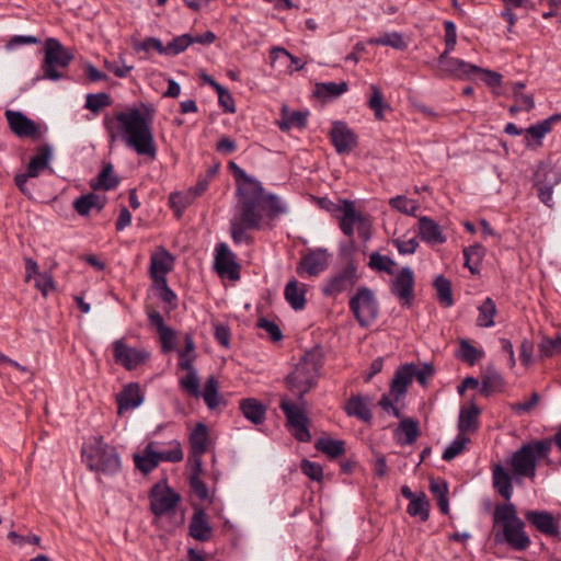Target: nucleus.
<instances>
[{
  "label": "nucleus",
  "instance_id": "nucleus-63",
  "mask_svg": "<svg viewBox=\"0 0 561 561\" xmlns=\"http://www.w3.org/2000/svg\"><path fill=\"white\" fill-rule=\"evenodd\" d=\"M301 472L307 476L310 480L316 482H322L323 480V468L320 463L310 461L304 458L299 466Z\"/></svg>",
  "mask_w": 561,
  "mask_h": 561
},
{
  "label": "nucleus",
  "instance_id": "nucleus-10",
  "mask_svg": "<svg viewBox=\"0 0 561 561\" xmlns=\"http://www.w3.org/2000/svg\"><path fill=\"white\" fill-rule=\"evenodd\" d=\"M358 279L357 264L354 259H350L341 271L325 280L322 287V294L327 297H335L344 291L351 290Z\"/></svg>",
  "mask_w": 561,
  "mask_h": 561
},
{
  "label": "nucleus",
  "instance_id": "nucleus-45",
  "mask_svg": "<svg viewBox=\"0 0 561 561\" xmlns=\"http://www.w3.org/2000/svg\"><path fill=\"white\" fill-rule=\"evenodd\" d=\"M325 353L320 344H316L310 350L306 351L299 363L308 367L311 370H316V374L320 375V370L324 365Z\"/></svg>",
  "mask_w": 561,
  "mask_h": 561
},
{
  "label": "nucleus",
  "instance_id": "nucleus-31",
  "mask_svg": "<svg viewBox=\"0 0 561 561\" xmlns=\"http://www.w3.org/2000/svg\"><path fill=\"white\" fill-rule=\"evenodd\" d=\"M174 256L163 247L150 256V276L167 275L173 270Z\"/></svg>",
  "mask_w": 561,
  "mask_h": 561
},
{
  "label": "nucleus",
  "instance_id": "nucleus-26",
  "mask_svg": "<svg viewBox=\"0 0 561 561\" xmlns=\"http://www.w3.org/2000/svg\"><path fill=\"white\" fill-rule=\"evenodd\" d=\"M492 484L494 490L505 501H510L512 499L514 491L512 477L500 462L492 466Z\"/></svg>",
  "mask_w": 561,
  "mask_h": 561
},
{
  "label": "nucleus",
  "instance_id": "nucleus-57",
  "mask_svg": "<svg viewBox=\"0 0 561 561\" xmlns=\"http://www.w3.org/2000/svg\"><path fill=\"white\" fill-rule=\"evenodd\" d=\"M111 104H112L111 95L105 92H100V93L88 94L84 106L90 112L98 114L103 107L110 106Z\"/></svg>",
  "mask_w": 561,
  "mask_h": 561
},
{
  "label": "nucleus",
  "instance_id": "nucleus-23",
  "mask_svg": "<svg viewBox=\"0 0 561 561\" xmlns=\"http://www.w3.org/2000/svg\"><path fill=\"white\" fill-rule=\"evenodd\" d=\"M53 157L51 147L48 144L41 145L36 149V154L33 156L26 167L27 175L32 178L39 176L41 172L48 169L50 173H54V170L49 167V161Z\"/></svg>",
  "mask_w": 561,
  "mask_h": 561
},
{
  "label": "nucleus",
  "instance_id": "nucleus-12",
  "mask_svg": "<svg viewBox=\"0 0 561 561\" xmlns=\"http://www.w3.org/2000/svg\"><path fill=\"white\" fill-rule=\"evenodd\" d=\"M214 266L219 276H227L230 280L240 279L241 265L237 262L236 254L225 242L216 244Z\"/></svg>",
  "mask_w": 561,
  "mask_h": 561
},
{
  "label": "nucleus",
  "instance_id": "nucleus-27",
  "mask_svg": "<svg viewBox=\"0 0 561 561\" xmlns=\"http://www.w3.org/2000/svg\"><path fill=\"white\" fill-rule=\"evenodd\" d=\"M144 402V396L140 391L138 382H129L124 386L123 390L117 396L118 412L123 410H130L138 408Z\"/></svg>",
  "mask_w": 561,
  "mask_h": 561
},
{
  "label": "nucleus",
  "instance_id": "nucleus-6",
  "mask_svg": "<svg viewBox=\"0 0 561 561\" xmlns=\"http://www.w3.org/2000/svg\"><path fill=\"white\" fill-rule=\"evenodd\" d=\"M73 60L70 53L57 38H47L44 46L42 70L45 78L57 81L64 76L57 68H67Z\"/></svg>",
  "mask_w": 561,
  "mask_h": 561
},
{
  "label": "nucleus",
  "instance_id": "nucleus-25",
  "mask_svg": "<svg viewBox=\"0 0 561 561\" xmlns=\"http://www.w3.org/2000/svg\"><path fill=\"white\" fill-rule=\"evenodd\" d=\"M419 236L424 242L430 244H443L447 240L440 226L427 216L419 219Z\"/></svg>",
  "mask_w": 561,
  "mask_h": 561
},
{
  "label": "nucleus",
  "instance_id": "nucleus-24",
  "mask_svg": "<svg viewBox=\"0 0 561 561\" xmlns=\"http://www.w3.org/2000/svg\"><path fill=\"white\" fill-rule=\"evenodd\" d=\"M243 416L254 425H261L266 420V405L256 398H244L239 402Z\"/></svg>",
  "mask_w": 561,
  "mask_h": 561
},
{
  "label": "nucleus",
  "instance_id": "nucleus-64",
  "mask_svg": "<svg viewBox=\"0 0 561 561\" xmlns=\"http://www.w3.org/2000/svg\"><path fill=\"white\" fill-rule=\"evenodd\" d=\"M256 327L266 331L270 340L274 343L280 342L284 337L279 325L275 321L268 320L264 317L257 319Z\"/></svg>",
  "mask_w": 561,
  "mask_h": 561
},
{
  "label": "nucleus",
  "instance_id": "nucleus-13",
  "mask_svg": "<svg viewBox=\"0 0 561 561\" xmlns=\"http://www.w3.org/2000/svg\"><path fill=\"white\" fill-rule=\"evenodd\" d=\"M113 356L116 364L126 370H133L148 360L149 353L129 347L123 340H116L113 342Z\"/></svg>",
  "mask_w": 561,
  "mask_h": 561
},
{
  "label": "nucleus",
  "instance_id": "nucleus-22",
  "mask_svg": "<svg viewBox=\"0 0 561 561\" xmlns=\"http://www.w3.org/2000/svg\"><path fill=\"white\" fill-rule=\"evenodd\" d=\"M188 534L195 540L205 542L211 538L213 528L203 507H195L188 526Z\"/></svg>",
  "mask_w": 561,
  "mask_h": 561
},
{
  "label": "nucleus",
  "instance_id": "nucleus-29",
  "mask_svg": "<svg viewBox=\"0 0 561 561\" xmlns=\"http://www.w3.org/2000/svg\"><path fill=\"white\" fill-rule=\"evenodd\" d=\"M410 367L409 363L398 367L391 380L390 394L394 397L396 401L407 393L408 387L413 380V373Z\"/></svg>",
  "mask_w": 561,
  "mask_h": 561
},
{
  "label": "nucleus",
  "instance_id": "nucleus-20",
  "mask_svg": "<svg viewBox=\"0 0 561 561\" xmlns=\"http://www.w3.org/2000/svg\"><path fill=\"white\" fill-rule=\"evenodd\" d=\"M195 356L179 354V367L186 370V375L179 381L182 390L191 397L198 398L201 396L199 379L193 365Z\"/></svg>",
  "mask_w": 561,
  "mask_h": 561
},
{
  "label": "nucleus",
  "instance_id": "nucleus-7",
  "mask_svg": "<svg viewBox=\"0 0 561 561\" xmlns=\"http://www.w3.org/2000/svg\"><path fill=\"white\" fill-rule=\"evenodd\" d=\"M348 307L358 324L366 329L374 323L379 314V305L374 293L366 286L358 287L351 297Z\"/></svg>",
  "mask_w": 561,
  "mask_h": 561
},
{
  "label": "nucleus",
  "instance_id": "nucleus-47",
  "mask_svg": "<svg viewBox=\"0 0 561 561\" xmlns=\"http://www.w3.org/2000/svg\"><path fill=\"white\" fill-rule=\"evenodd\" d=\"M561 180V175L558 170L546 163H540L534 173V185H545L551 183V186H556Z\"/></svg>",
  "mask_w": 561,
  "mask_h": 561
},
{
  "label": "nucleus",
  "instance_id": "nucleus-9",
  "mask_svg": "<svg viewBox=\"0 0 561 561\" xmlns=\"http://www.w3.org/2000/svg\"><path fill=\"white\" fill-rule=\"evenodd\" d=\"M150 501V512L156 517L171 515L181 502V495L175 492L164 479L154 483L148 494Z\"/></svg>",
  "mask_w": 561,
  "mask_h": 561
},
{
  "label": "nucleus",
  "instance_id": "nucleus-55",
  "mask_svg": "<svg viewBox=\"0 0 561 561\" xmlns=\"http://www.w3.org/2000/svg\"><path fill=\"white\" fill-rule=\"evenodd\" d=\"M389 205L391 206V208L397 209L398 211L408 216H415L417 209L420 208V205L417 204L416 201L410 199L403 195L392 197L389 201Z\"/></svg>",
  "mask_w": 561,
  "mask_h": 561
},
{
  "label": "nucleus",
  "instance_id": "nucleus-53",
  "mask_svg": "<svg viewBox=\"0 0 561 561\" xmlns=\"http://www.w3.org/2000/svg\"><path fill=\"white\" fill-rule=\"evenodd\" d=\"M369 43L375 45L390 46L398 50H405L408 48L407 42L398 32L385 33L380 37L371 38Z\"/></svg>",
  "mask_w": 561,
  "mask_h": 561
},
{
  "label": "nucleus",
  "instance_id": "nucleus-33",
  "mask_svg": "<svg viewBox=\"0 0 561 561\" xmlns=\"http://www.w3.org/2000/svg\"><path fill=\"white\" fill-rule=\"evenodd\" d=\"M191 454L204 455L209 446V432L205 423L198 422L188 437Z\"/></svg>",
  "mask_w": 561,
  "mask_h": 561
},
{
  "label": "nucleus",
  "instance_id": "nucleus-39",
  "mask_svg": "<svg viewBox=\"0 0 561 561\" xmlns=\"http://www.w3.org/2000/svg\"><path fill=\"white\" fill-rule=\"evenodd\" d=\"M345 412L348 416H356L360 421L369 423L373 419L370 409L363 396H352L345 405Z\"/></svg>",
  "mask_w": 561,
  "mask_h": 561
},
{
  "label": "nucleus",
  "instance_id": "nucleus-42",
  "mask_svg": "<svg viewBox=\"0 0 561 561\" xmlns=\"http://www.w3.org/2000/svg\"><path fill=\"white\" fill-rule=\"evenodd\" d=\"M314 448L327 455L330 459H336L343 456L346 451L344 440L331 437L318 438L314 443Z\"/></svg>",
  "mask_w": 561,
  "mask_h": 561
},
{
  "label": "nucleus",
  "instance_id": "nucleus-59",
  "mask_svg": "<svg viewBox=\"0 0 561 561\" xmlns=\"http://www.w3.org/2000/svg\"><path fill=\"white\" fill-rule=\"evenodd\" d=\"M399 430L405 435L404 440H398L401 445L413 444L420 435L419 422L410 417L403 419L400 422Z\"/></svg>",
  "mask_w": 561,
  "mask_h": 561
},
{
  "label": "nucleus",
  "instance_id": "nucleus-32",
  "mask_svg": "<svg viewBox=\"0 0 561 561\" xmlns=\"http://www.w3.org/2000/svg\"><path fill=\"white\" fill-rule=\"evenodd\" d=\"M477 70H480L479 66L469 64L459 58H451L445 66L439 68L437 76L443 77V75H446L457 78H469L473 75L472 71Z\"/></svg>",
  "mask_w": 561,
  "mask_h": 561
},
{
  "label": "nucleus",
  "instance_id": "nucleus-1",
  "mask_svg": "<svg viewBox=\"0 0 561 561\" xmlns=\"http://www.w3.org/2000/svg\"><path fill=\"white\" fill-rule=\"evenodd\" d=\"M228 170L237 185L240 216L249 227L261 230L264 217L274 221L287 213V207L276 194L267 193L259 180L249 175L234 161L228 162Z\"/></svg>",
  "mask_w": 561,
  "mask_h": 561
},
{
  "label": "nucleus",
  "instance_id": "nucleus-60",
  "mask_svg": "<svg viewBox=\"0 0 561 561\" xmlns=\"http://www.w3.org/2000/svg\"><path fill=\"white\" fill-rule=\"evenodd\" d=\"M470 442V438L465 436L463 434H458V436L450 443V445L444 450L442 458L445 461H450L460 455L465 449L466 445Z\"/></svg>",
  "mask_w": 561,
  "mask_h": 561
},
{
  "label": "nucleus",
  "instance_id": "nucleus-28",
  "mask_svg": "<svg viewBox=\"0 0 561 561\" xmlns=\"http://www.w3.org/2000/svg\"><path fill=\"white\" fill-rule=\"evenodd\" d=\"M119 176L114 174L113 164L104 162L98 176L92 179L89 184L93 191H112L119 185Z\"/></svg>",
  "mask_w": 561,
  "mask_h": 561
},
{
  "label": "nucleus",
  "instance_id": "nucleus-2",
  "mask_svg": "<svg viewBox=\"0 0 561 561\" xmlns=\"http://www.w3.org/2000/svg\"><path fill=\"white\" fill-rule=\"evenodd\" d=\"M146 112L137 107H128L113 116L106 115L103 121L110 142H115L122 137L125 144L139 156L154 159L157 145L152 130L153 110L147 104H141Z\"/></svg>",
  "mask_w": 561,
  "mask_h": 561
},
{
  "label": "nucleus",
  "instance_id": "nucleus-40",
  "mask_svg": "<svg viewBox=\"0 0 561 561\" xmlns=\"http://www.w3.org/2000/svg\"><path fill=\"white\" fill-rule=\"evenodd\" d=\"M462 253L465 259L463 265L469 268L471 274H480V265L485 256L486 249L480 243H474L465 248Z\"/></svg>",
  "mask_w": 561,
  "mask_h": 561
},
{
  "label": "nucleus",
  "instance_id": "nucleus-48",
  "mask_svg": "<svg viewBox=\"0 0 561 561\" xmlns=\"http://www.w3.org/2000/svg\"><path fill=\"white\" fill-rule=\"evenodd\" d=\"M478 327L490 328L494 325V317L497 310L495 301L491 297H486L484 299V301L478 307Z\"/></svg>",
  "mask_w": 561,
  "mask_h": 561
},
{
  "label": "nucleus",
  "instance_id": "nucleus-30",
  "mask_svg": "<svg viewBox=\"0 0 561 561\" xmlns=\"http://www.w3.org/2000/svg\"><path fill=\"white\" fill-rule=\"evenodd\" d=\"M105 196H100L94 192H90L77 197L72 203V207L80 216L85 217L93 208L101 211L105 207Z\"/></svg>",
  "mask_w": 561,
  "mask_h": 561
},
{
  "label": "nucleus",
  "instance_id": "nucleus-61",
  "mask_svg": "<svg viewBox=\"0 0 561 561\" xmlns=\"http://www.w3.org/2000/svg\"><path fill=\"white\" fill-rule=\"evenodd\" d=\"M191 44V34H182L180 36H175L165 45V55L176 56L186 50Z\"/></svg>",
  "mask_w": 561,
  "mask_h": 561
},
{
  "label": "nucleus",
  "instance_id": "nucleus-37",
  "mask_svg": "<svg viewBox=\"0 0 561 561\" xmlns=\"http://www.w3.org/2000/svg\"><path fill=\"white\" fill-rule=\"evenodd\" d=\"M504 383V379L500 373L493 367H488L485 374L482 376L480 393L488 398L494 392H502Z\"/></svg>",
  "mask_w": 561,
  "mask_h": 561
},
{
  "label": "nucleus",
  "instance_id": "nucleus-3",
  "mask_svg": "<svg viewBox=\"0 0 561 561\" xmlns=\"http://www.w3.org/2000/svg\"><path fill=\"white\" fill-rule=\"evenodd\" d=\"M319 374L298 363L289 373L284 383L297 397V404L282 399L279 408L286 416L287 426L293 428L291 435L301 443H309L312 438L309 431V419L305 413L307 401L305 396L318 385Z\"/></svg>",
  "mask_w": 561,
  "mask_h": 561
},
{
  "label": "nucleus",
  "instance_id": "nucleus-51",
  "mask_svg": "<svg viewBox=\"0 0 561 561\" xmlns=\"http://www.w3.org/2000/svg\"><path fill=\"white\" fill-rule=\"evenodd\" d=\"M204 401L209 410H215L220 403V396L218 392V380L215 376H209L206 380L204 391L201 392Z\"/></svg>",
  "mask_w": 561,
  "mask_h": 561
},
{
  "label": "nucleus",
  "instance_id": "nucleus-11",
  "mask_svg": "<svg viewBox=\"0 0 561 561\" xmlns=\"http://www.w3.org/2000/svg\"><path fill=\"white\" fill-rule=\"evenodd\" d=\"M329 257L330 254L327 249H309L302 254L297 264L296 272L299 276H304L305 274L308 276H318L328 268Z\"/></svg>",
  "mask_w": 561,
  "mask_h": 561
},
{
  "label": "nucleus",
  "instance_id": "nucleus-36",
  "mask_svg": "<svg viewBox=\"0 0 561 561\" xmlns=\"http://www.w3.org/2000/svg\"><path fill=\"white\" fill-rule=\"evenodd\" d=\"M285 299L294 310H301L306 306V288L305 285L299 287L296 278L290 279L284 290Z\"/></svg>",
  "mask_w": 561,
  "mask_h": 561
},
{
  "label": "nucleus",
  "instance_id": "nucleus-16",
  "mask_svg": "<svg viewBox=\"0 0 561 561\" xmlns=\"http://www.w3.org/2000/svg\"><path fill=\"white\" fill-rule=\"evenodd\" d=\"M10 130L20 138H41L38 125L20 111L7 110L4 112Z\"/></svg>",
  "mask_w": 561,
  "mask_h": 561
},
{
  "label": "nucleus",
  "instance_id": "nucleus-52",
  "mask_svg": "<svg viewBox=\"0 0 561 561\" xmlns=\"http://www.w3.org/2000/svg\"><path fill=\"white\" fill-rule=\"evenodd\" d=\"M397 263L388 255H382L379 252H373L369 256L368 266L376 272H383L388 275H393V266Z\"/></svg>",
  "mask_w": 561,
  "mask_h": 561
},
{
  "label": "nucleus",
  "instance_id": "nucleus-56",
  "mask_svg": "<svg viewBox=\"0 0 561 561\" xmlns=\"http://www.w3.org/2000/svg\"><path fill=\"white\" fill-rule=\"evenodd\" d=\"M219 170L220 162L209 167L204 175L198 176L196 184L190 187V192L194 193L195 196L203 195L207 191L210 180L219 173Z\"/></svg>",
  "mask_w": 561,
  "mask_h": 561
},
{
  "label": "nucleus",
  "instance_id": "nucleus-44",
  "mask_svg": "<svg viewBox=\"0 0 561 561\" xmlns=\"http://www.w3.org/2000/svg\"><path fill=\"white\" fill-rule=\"evenodd\" d=\"M433 286L436 290V298L443 307L448 308L455 304L451 282L448 278L444 275H438L434 279Z\"/></svg>",
  "mask_w": 561,
  "mask_h": 561
},
{
  "label": "nucleus",
  "instance_id": "nucleus-62",
  "mask_svg": "<svg viewBox=\"0 0 561 561\" xmlns=\"http://www.w3.org/2000/svg\"><path fill=\"white\" fill-rule=\"evenodd\" d=\"M538 347L541 357H552L561 353V335L558 334L554 339L543 337Z\"/></svg>",
  "mask_w": 561,
  "mask_h": 561
},
{
  "label": "nucleus",
  "instance_id": "nucleus-21",
  "mask_svg": "<svg viewBox=\"0 0 561 561\" xmlns=\"http://www.w3.org/2000/svg\"><path fill=\"white\" fill-rule=\"evenodd\" d=\"M561 121V114H553L548 118L525 129V146L535 148L542 145L541 139L551 131L553 124Z\"/></svg>",
  "mask_w": 561,
  "mask_h": 561
},
{
  "label": "nucleus",
  "instance_id": "nucleus-43",
  "mask_svg": "<svg viewBox=\"0 0 561 561\" xmlns=\"http://www.w3.org/2000/svg\"><path fill=\"white\" fill-rule=\"evenodd\" d=\"M431 503L424 492H420L414 499L410 501L407 507V513L412 517H420L422 522L430 518Z\"/></svg>",
  "mask_w": 561,
  "mask_h": 561
},
{
  "label": "nucleus",
  "instance_id": "nucleus-38",
  "mask_svg": "<svg viewBox=\"0 0 561 561\" xmlns=\"http://www.w3.org/2000/svg\"><path fill=\"white\" fill-rule=\"evenodd\" d=\"M348 91V83L346 81L336 82H320L316 84L314 96L322 101H330L341 96Z\"/></svg>",
  "mask_w": 561,
  "mask_h": 561
},
{
  "label": "nucleus",
  "instance_id": "nucleus-14",
  "mask_svg": "<svg viewBox=\"0 0 561 561\" xmlns=\"http://www.w3.org/2000/svg\"><path fill=\"white\" fill-rule=\"evenodd\" d=\"M329 138L339 154L348 153L358 146V136L343 121L332 123Z\"/></svg>",
  "mask_w": 561,
  "mask_h": 561
},
{
  "label": "nucleus",
  "instance_id": "nucleus-19",
  "mask_svg": "<svg viewBox=\"0 0 561 561\" xmlns=\"http://www.w3.org/2000/svg\"><path fill=\"white\" fill-rule=\"evenodd\" d=\"M525 519L545 536L558 537L560 535L559 523L548 511H527Z\"/></svg>",
  "mask_w": 561,
  "mask_h": 561
},
{
  "label": "nucleus",
  "instance_id": "nucleus-46",
  "mask_svg": "<svg viewBox=\"0 0 561 561\" xmlns=\"http://www.w3.org/2000/svg\"><path fill=\"white\" fill-rule=\"evenodd\" d=\"M196 197L190 190L186 193L173 192L169 195V206L173 210L174 216L180 219Z\"/></svg>",
  "mask_w": 561,
  "mask_h": 561
},
{
  "label": "nucleus",
  "instance_id": "nucleus-8",
  "mask_svg": "<svg viewBox=\"0 0 561 561\" xmlns=\"http://www.w3.org/2000/svg\"><path fill=\"white\" fill-rule=\"evenodd\" d=\"M156 442H149L141 454H134L136 469L141 473L148 474L153 471L160 461L180 462L183 459V450L178 443L176 446L168 451H157Z\"/></svg>",
  "mask_w": 561,
  "mask_h": 561
},
{
  "label": "nucleus",
  "instance_id": "nucleus-15",
  "mask_svg": "<svg viewBox=\"0 0 561 561\" xmlns=\"http://www.w3.org/2000/svg\"><path fill=\"white\" fill-rule=\"evenodd\" d=\"M342 209L336 216L341 231L352 238L354 236V226L357 225L359 236H363V227L367 224V219L360 211L355 208V203L350 199H340Z\"/></svg>",
  "mask_w": 561,
  "mask_h": 561
},
{
  "label": "nucleus",
  "instance_id": "nucleus-18",
  "mask_svg": "<svg viewBox=\"0 0 561 561\" xmlns=\"http://www.w3.org/2000/svg\"><path fill=\"white\" fill-rule=\"evenodd\" d=\"M415 278L413 271L409 267H402L394 279L391 282V294L397 296L403 305L410 306L414 299Z\"/></svg>",
  "mask_w": 561,
  "mask_h": 561
},
{
  "label": "nucleus",
  "instance_id": "nucleus-41",
  "mask_svg": "<svg viewBox=\"0 0 561 561\" xmlns=\"http://www.w3.org/2000/svg\"><path fill=\"white\" fill-rule=\"evenodd\" d=\"M430 491L437 501V505L442 514H449V489L448 483L444 479H430Z\"/></svg>",
  "mask_w": 561,
  "mask_h": 561
},
{
  "label": "nucleus",
  "instance_id": "nucleus-5",
  "mask_svg": "<svg viewBox=\"0 0 561 561\" xmlns=\"http://www.w3.org/2000/svg\"><path fill=\"white\" fill-rule=\"evenodd\" d=\"M82 457L92 471L114 474L121 469V458L116 448L104 443L103 437L96 438L95 444L88 449H83Z\"/></svg>",
  "mask_w": 561,
  "mask_h": 561
},
{
  "label": "nucleus",
  "instance_id": "nucleus-54",
  "mask_svg": "<svg viewBox=\"0 0 561 561\" xmlns=\"http://www.w3.org/2000/svg\"><path fill=\"white\" fill-rule=\"evenodd\" d=\"M247 230H257L256 228L249 227L244 219L240 216L239 219H232L230 222V233L234 243L239 244L241 242L250 243L252 238L249 237L245 232Z\"/></svg>",
  "mask_w": 561,
  "mask_h": 561
},
{
  "label": "nucleus",
  "instance_id": "nucleus-58",
  "mask_svg": "<svg viewBox=\"0 0 561 561\" xmlns=\"http://www.w3.org/2000/svg\"><path fill=\"white\" fill-rule=\"evenodd\" d=\"M554 444L553 437H546L539 440H531L526 446H530L533 449V454L535 456V462L537 463L538 459H547L551 451L552 445Z\"/></svg>",
  "mask_w": 561,
  "mask_h": 561
},
{
  "label": "nucleus",
  "instance_id": "nucleus-49",
  "mask_svg": "<svg viewBox=\"0 0 561 561\" xmlns=\"http://www.w3.org/2000/svg\"><path fill=\"white\" fill-rule=\"evenodd\" d=\"M484 356L483 351L478 350L473 346L468 340H460L459 350L457 352L456 357L461 362L473 366L477 362H479Z\"/></svg>",
  "mask_w": 561,
  "mask_h": 561
},
{
  "label": "nucleus",
  "instance_id": "nucleus-17",
  "mask_svg": "<svg viewBox=\"0 0 561 561\" xmlns=\"http://www.w3.org/2000/svg\"><path fill=\"white\" fill-rule=\"evenodd\" d=\"M506 465L512 467L513 473L516 477L533 479L536 476L537 463L535 462L533 449L525 444L506 460Z\"/></svg>",
  "mask_w": 561,
  "mask_h": 561
},
{
  "label": "nucleus",
  "instance_id": "nucleus-35",
  "mask_svg": "<svg viewBox=\"0 0 561 561\" xmlns=\"http://www.w3.org/2000/svg\"><path fill=\"white\" fill-rule=\"evenodd\" d=\"M308 111H294L288 112L287 106L282 108V121L278 122V127L282 131H288L293 127L304 129L308 124Z\"/></svg>",
  "mask_w": 561,
  "mask_h": 561
},
{
  "label": "nucleus",
  "instance_id": "nucleus-34",
  "mask_svg": "<svg viewBox=\"0 0 561 561\" xmlns=\"http://www.w3.org/2000/svg\"><path fill=\"white\" fill-rule=\"evenodd\" d=\"M480 408L472 400L469 408H461L458 419V430L460 434L466 432H473L478 428Z\"/></svg>",
  "mask_w": 561,
  "mask_h": 561
},
{
  "label": "nucleus",
  "instance_id": "nucleus-4",
  "mask_svg": "<svg viewBox=\"0 0 561 561\" xmlns=\"http://www.w3.org/2000/svg\"><path fill=\"white\" fill-rule=\"evenodd\" d=\"M525 522L513 503H499L492 514L491 537L494 545H506L515 551H526L531 540L525 531Z\"/></svg>",
  "mask_w": 561,
  "mask_h": 561
},
{
  "label": "nucleus",
  "instance_id": "nucleus-50",
  "mask_svg": "<svg viewBox=\"0 0 561 561\" xmlns=\"http://www.w3.org/2000/svg\"><path fill=\"white\" fill-rule=\"evenodd\" d=\"M370 90L371 95L368 100V107L374 112L377 121H382L385 118L383 111L390 110V104L385 101L383 94L377 85L371 84Z\"/></svg>",
  "mask_w": 561,
  "mask_h": 561
}]
</instances>
